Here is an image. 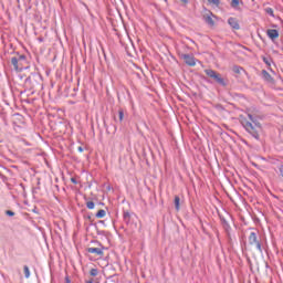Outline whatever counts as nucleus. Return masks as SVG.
<instances>
[{
    "mask_svg": "<svg viewBox=\"0 0 283 283\" xmlns=\"http://www.w3.org/2000/svg\"><path fill=\"white\" fill-rule=\"evenodd\" d=\"M241 125L244 127L245 132L250 134L256 140H260V133L262 132V125L253 115L248 114L247 117H241Z\"/></svg>",
    "mask_w": 283,
    "mask_h": 283,
    "instance_id": "f257e3e1",
    "label": "nucleus"
},
{
    "mask_svg": "<svg viewBox=\"0 0 283 283\" xmlns=\"http://www.w3.org/2000/svg\"><path fill=\"white\" fill-rule=\"evenodd\" d=\"M249 247H254L259 253H262V241L258 237V231L250 232L248 237Z\"/></svg>",
    "mask_w": 283,
    "mask_h": 283,
    "instance_id": "f03ea898",
    "label": "nucleus"
},
{
    "mask_svg": "<svg viewBox=\"0 0 283 283\" xmlns=\"http://www.w3.org/2000/svg\"><path fill=\"white\" fill-rule=\"evenodd\" d=\"M205 73L207 74V76H209L210 78H213L214 81H217L219 83V85H227V83H224V78H222L220 76V74H218L216 71L208 69L205 70Z\"/></svg>",
    "mask_w": 283,
    "mask_h": 283,
    "instance_id": "7ed1b4c3",
    "label": "nucleus"
},
{
    "mask_svg": "<svg viewBox=\"0 0 283 283\" xmlns=\"http://www.w3.org/2000/svg\"><path fill=\"white\" fill-rule=\"evenodd\" d=\"M181 59L185 61L186 65L190 67H196V57L191 54H181Z\"/></svg>",
    "mask_w": 283,
    "mask_h": 283,
    "instance_id": "20e7f679",
    "label": "nucleus"
},
{
    "mask_svg": "<svg viewBox=\"0 0 283 283\" xmlns=\"http://www.w3.org/2000/svg\"><path fill=\"white\" fill-rule=\"evenodd\" d=\"M19 63H25V55L11 57V65H13L14 70H19Z\"/></svg>",
    "mask_w": 283,
    "mask_h": 283,
    "instance_id": "39448f33",
    "label": "nucleus"
},
{
    "mask_svg": "<svg viewBox=\"0 0 283 283\" xmlns=\"http://www.w3.org/2000/svg\"><path fill=\"white\" fill-rule=\"evenodd\" d=\"M261 76L265 83H270L271 85L275 84V78H273V75L266 72V70H262Z\"/></svg>",
    "mask_w": 283,
    "mask_h": 283,
    "instance_id": "423d86ee",
    "label": "nucleus"
},
{
    "mask_svg": "<svg viewBox=\"0 0 283 283\" xmlns=\"http://www.w3.org/2000/svg\"><path fill=\"white\" fill-rule=\"evenodd\" d=\"M228 23L232 30H240V22L237 18H229Z\"/></svg>",
    "mask_w": 283,
    "mask_h": 283,
    "instance_id": "0eeeda50",
    "label": "nucleus"
},
{
    "mask_svg": "<svg viewBox=\"0 0 283 283\" xmlns=\"http://www.w3.org/2000/svg\"><path fill=\"white\" fill-rule=\"evenodd\" d=\"M266 34H268L269 39H271L272 41H275V39H277L280 36V32L275 29H269L266 31Z\"/></svg>",
    "mask_w": 283,
    "mask_h": 283,
    "instance_id": "6e6552de",
    "label": "nucleus"
},
{
    "mask_svg": "<svg viewBox=\"0 0 283 283\" xmlns=\"http://www.w3.org/2000/svg\"><path fill=\"white\" fill-rule=\"evenodd\" d=\"M87 253H94L95 255H99V258H103L104 252L103 248H87Z\"/></svg>",
    "mask_w": 283,
    "mask_h": 283,
    "instance_id": "1a4fd4ad",
    "label": "nucleus"
},
{
    "mask_svg": "<svg viewBox=\"0 0 283 283\" xmlns=\"http://www.w3.org/2000/svg\"><path fill=\"white\" fill-rule=\"evenodd\" d=\"M203 21H206V23L210 25V28H213L216 25V22L213 21V13L203 15Z\"/></svg>",
    "mask_w": 283,
    "mask_h": 283,
    "instance_id": "9d476101",
    "label": "nucleus"
},
{
    "mask_svg": "<svg viewBox=\"0 0 283 283\" xmlns=\"http://www.w3.org/2000/svg\"><path fill=\"white\" fill-rule=\"evenodd\" d=\"M262 61L265 63V65H268L270 72L275 75V71H273V69H271V64L273 63V60L271 57H266V56H263L262 57Z\"/></svg>",
    "mask_w": 283,
    "mask_h": 283,
    "instance_id": "9b49d317",
    "label": "nucleus"
},
{
    "mask_svg": "<svg viewBox=\"0 0 283 283\" xmlns=\"http://www.w3.org/2000/svg\"><path fill=\"white\" fill-rule=\"evenodd\" d=\"M240 3L242 6L243 2L240 0H231L230 6H231V8H233V10H241Z\"/></svg>",
    "mask_w": 283,
    "mask_h": 283,
    "instance_id": "f8f14e48",
    "label": "nucleus"
},
{
    "mask_svg": "<svg viewBox=\"0 0 283 283\" xmlns=\"http://www.w3.org/2000/svg\"><path fill=\"white\" fill-rule=\"evenodd\" d=\"M175 209L180 211V197L178 196L175 197Z\"/></svg>",
    "mask_w": 283,
    "mask_h": 283,
    "instance_id": "ddd939ff",
    "label": "nucleus"
},
{
    "mask_svg": "<svg viewBox=\"0 0 283 283\" xmlns=\"http://www.w3.org/2000/svg\"><path fill=\"white\" fill-rule=\"evenodd\" d=\"M242 66H239V65H234L232 67V72H234V74H240L242 72Z\"/></svg>",
    "mask_w": 283,
    "mask_h": 283,
    "instance_id": "4468645a",
    "label": "nucleus"
},
{
    "mask_svg": "<svg viewBox=\"0 0 283 283\" xmlns=\"http://www.w3.org/2000/svg\"><path fill=\"white\" fill-rule=\"evenodd\" d=\"M107 216V212L105 210H99L96 214L95 218H105Z\"/></svg>",
    "mask_w": 283,
    "mask_h": 283,
    "instance_id": "2eb2a0df",
    "label": "nucleus"
},
{
    "mask_svg": "<svg viewBox=\"0 0 283 283\" xmlns=\"http://www.w3.org/2000/svg\"><path fill=\"white\" fill-rule=\"evenodd\" d=\"M23 271H24V277H30V268L28 265L23 266Z\"/></svg>",
    "mask_w": 283,
    "mask_h": 283,
    "instance_id": "dca6fc26",
    "label": "nucleus"
},
{
    "mask_svg": "<svg viewBox=\"0 0 283 283\" xmlns=\"http://www.w3.org/2000/svg\"><path fill=\"white\" fill-rule=\"evenodd\" d=\"M208 3H210L211 6H216V8H218L220 6V0H207Z\"/></svg>",
    "mask_w": 283,
    "mask_h": 283,
    "instance_id": "f3484780",
    "label": "nucleus"
},
{
    "mask_svg": "<svg viewBox=\"0 0 283 283\" xmlns=\"http://www.w3.org/2000/svg\"><path fill=\"white\" fill-rule=\"evenodd\" d=\"M90 275H92V277H96V275H98V269H91Z\"/></svg>",
    "mask_w": 283,
    "mask_h": 283,
    "instance_id": "a211bd4d",
    "label": "nucleus"
},
{
    "mask_svg": "<svg viewBox=\"0 0 283 283\" xmlns=\"http://www.w3.org/2000/svg\"><path fill=\"white\" fill-rule=\"evenodd\" d=\"M130 218H132V214H129V212H124V220H125V222H129V220H130Z\"/></svg>",
    "mask_w": 283,
    "mask_h": 283,
    "instance_id": "6ab92c4d",
    "label": "nucleus"
},
{
    "mask_svg": "<svg viewBox=\"0 0 283 283\" xmlns=\"http://www.w3.org/2000/svg\"><path fill=\"white\" fill-rule=\"evenodd\" d=\"M265 12H266V14H269L270 17H275V14H274V12H273V10H272L271 8H266V9H265Z\"/></svg>",
    "mask_w": 283,
    "mask_h": 283,
    "instance_id": "aec40b11",
    "label": "nucleus"
},
{
    "mask_svg": "<svg viewBox=\"0 0 283 283\" xmlns=\"http://www.w3.org/2000/svg\"><path fill=\"white\" fill-rule=\"evenodd\" d=\"M118 114H119V120L120 123H123V118H125V113L123 112V109H119Z\"/></svg>",
    "mask_w": 283,
    "mask_h": 283,
    "instance_id": "412c9836",
    "label": "nucleus"
},
{
    "mask_svg": "<svg viewBox=\"0 0 283 283\" xmlns=\"http://www.w3.org/2000/svg\"><path fill=\"white\" fill-rule=\"evenodd\" d=\"M86 207H87V209H94L95 205L93 201H87Z\"/></svg>",
    "mask_w": 283,
    "mask_h": 283,
    "instance_id": "4be33fe9",
    "label": "nucleus"
},
{
    "mask_svg": "<svg viewBox=\"0 0 283 283\" xmlns=\"http://www.w3.org/2000/svg\"><path fill=\"white\" fill-rule=\"evenodd\" d=\"M6 214L7 216H14V212L12 210H7Z\"/></svg>",
    "mask_w": 283,
    "mask_h": 283,
    "instance_id": "5701e85b",
    "label": "nucleus"
},
{
    "mask_svg": "<svg viewBox=\"0 0 283 283\" xmlns=\"http://www.w3.org/2000/svg\"><path fill=\"white\" fill-rule=\"evenodd\" d=\"M77 150H78L81 154H83V147L80 146V147L77 148Z\"/></svg>",
    "mask_w": 283,
    "mask_h": 283,
    "instance_id": "b1692460",
    "label": "nucleus"
},
{
    "mask_svg": "<svg viewBox=\"0 0 283 283\" xmlns=\"http://www.w3.org/2000/svg\"><path fill=\"white\" fill-rule=\"evenodd\" d=\"M71 182H73V185H76V179L71 178Z\"/></svg>",
    "mask_w": 283,
    "mask_h": 283,
    "instance_id": "393cba45",
    "label": "nucleus"
},
{
    "mask_svg": "<svg viewBox=\"0 0 283 283\" xmlns=\"http://www.w3.org/2000/svg\"><path fill=\"white\" fill-rule=\"evenodd\" d=\"M86 283H94V280H88V281H86Z\"/></svg>",
    "mask_w": 283,
    "mask_h": 283,
    "instance_id": "a878e982",
    "label": "nucleus"
},
{
    "mask_svg": "<svg viewBox=\"0 0 283 283\" xmlns=\"http://www.w3.org/2000/svg\"><path fill=\"white\" fill-rule=\"evenodd\" d=\"M182 3H188V0H180Z\"/></svg>",
    "mask_w": 283,
    "mask_h": 283,
    "instance_id": "bb28decb",
    "label": "nucleus"
}]
</instances>
